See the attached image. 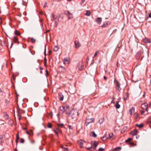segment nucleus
Returning a JSON list of instances; mask_svg holds the SVG:
<instances>
[{
  "instance_id": "nucleus-1",
  "label": "nucleus",
  "mask_w": 151,
  "mask_h": 151,
  "mask_svg": "<svg viewBox=\"0 0 151 151\" xmlns=\"http://www.w3.org/2000/svg\"><path fill=\"white\" fill-rule=\"evenodd\" d=\"M114 82L115 85V88L116 91H120L122 89L120 87L121 84L120 83L116 78H114Z\"/></svg>"
},
{
  "instance_id": "nucleus-2",
  "label": "nucleus",
  "mask_w": 151,
  "mask_h": 151,
  "mask_svg": "<svg viewBox=\"0 0 151 151\" xmlns=\"http://www.w3.org/2000/svg\"><path fill=\"white\" fill-rule=\"evenodd\" d=\"M141 107L143 109L145 110L147 112L146 114V115L148 114L149 113L148 112V104L147 103H145L142 104L141 105Z\"/></svg>"
},
{
  "instance_id": "nucleus-3",
  "label": "nucleus",
  "mask_w": 151,
  "mask_h": 151,
  "mask_svg": "<svg viewBox=\"0 0 151 151\" xmlns=\"http://www.w3.org/2000/svg\"><path fill=\"white\" fill-rule=\"evenodd\" d=\"M94 118H87L86 120L85 124L86 126H87L89 124L95 121Z\"/></svg>"
},
{
  "instance_id": "nucleus-4",
  "label": "nucleus",
  "mask_w": 151,
  "mask_h": 151,
  "mask_svg": "<svg viewBox=\"0 0 151 151\" xmlns=\"http://www.w3.org/2000/svg\"><path fill=\"white\" fill-rule=\"evenodd\" d=\"M108 139H109L111 141L114 140L116 138V136L114 135L113 133H109L108 135H107Z\"/></svg>"
},
{
  "instance_id": "nucleus-5",
  "label": "nucleus",
  "mask_w": 151,
  "mask_h": 151,
  "mask_svg": "<svg viewBox=\"0 0 151 151\" xmlns=\"http://www.w3.org/2000/svg\"><path fill=\"white\" fill-rule=\"evenodd\" d=\"M84 65L82 62H80L78 63L77 67L78 69L80 70H81L84 68Z\"/></svg>"
},
{
  "instance_id": "nucleus-6",
  "label": "nucleus",
  "mask_w": 151,
  "mask_h": 151,
  "mask_svg": "<svg viewBox=\"0 0 151 151\" xmlns=\"http://www.w3.org/2000/svg\"><path fill=\"white\" fill-rule=\"evenodd\" d=\"M58 98L59 100L61 101L63 100L64 96L61 93L59 92L58 93Z\"/></svg>"
},
{
  "instance_id": "nucleus-7",
  "label": "nucleus",
  "mask_w": 151,
  "mask_h": 151,
  "mask_svg": "<svg viewBox=\"0 0 151 151\" xmlns=\"http://www.w3.org/2000/svg\"><path fill=\"white\" fill-rule=\"evenodd\" d=\"M102 21V19L101 17H98L95 19L96 22L99 24H101Z\"/></svg>"
},
{
  "instance_id": "nucleus-8",
  "label": "nucleus",
  "mask_w": 151,
  "mask_h": 151,
  "mask_svg": "<svg viewBox=\"0 0 151 151\" xmlns=\"http://www.w3.org/2000/svg\"><path fill=\"white\" fill-rule=\"evenodd\" d=\"M69 58H68L65 57L64 58L63 63L64 64H69Z\"/></svg>"
},
{
  "instance_id": "nucleus-9",
  "label": "nucleus",
  "mask_w": 151,
  "mask_h": 151,
  "mask_svg": "<svg viewBox=\"0 0 151 151\" xmlns=\"http://www.w3.org/2000/svg\"><path fill=\"white\" fill-rule=\"evenodd\" d=\"M75 47L78 48L81 46V44L78 41L76 40L75 41Z\"/></svg>"
},
{
  "instance_id": "nucleus-10",
  "label": "nucleus",
  "mask_w": 151,
  "mask_h": 151,
  "mask_svg": "<svg viewBox=\"0 0 151 151\" xmlns=\"http://www.w3.org/2000/svg\"><path fill=\"white\" fill-rule=\"evenodd\" d=\"M99 144V143L96 141H94L93 143V145L94 147L93 148V151H94L96 149V148Z\"/></svg>"
},
{
  "instance_id": "nucleus-11",
  "label": "nucleus",
  "mask_w": 151,
  "mask_h": 151,
  "mask_svg": "<svg viewBox=\"0 0 151 151\" xmlns=\"http://www.w3.org/2000/svg\"><path fill=\"white\" fill-rule=\"evenodd\" d=\"M142 40L143 42L145 43H150L151 41L150 39L147 38H145L143 39Z\"/></svg>"
},
{
  "instance_id": "nucleus-12",
  "label": "nucleus",
  "mask_w": 151,
  "mask_h": 151,
  "mask_svg": "<svg viewBox=\"0 0 151 151\" xmlns=\"http://www.w3.org/2000/svg\"><path fill=\"white\" fill-rule=\"evenodd\" d=\"M138 132L137 130L136 129H135L131 132L130 134L133 136H134L137 134Z\"/></svg>"
},
{
  "instance_id": "nucleus-13",
  "label": "nucleus",
  "mask_w": 151,
  "mask_h": 151,
  "mask_svg": "<svg viewBox=\"0 0 151 151\" xmlns=\"http://www.w3.org/2000/svg\"><path fill=\"white\" fill-rule=\"evenodd\" d=\"M104 120V117H102L101 118L99 119V123L100 124H102Z\"/></svg>"
},
{
  "instance_id": "nucleus-14",
  "label": "nucleus",
  "mask_w": 151,
  "mask_h": 151,
  "mask_svg": "<svg viewBox=\"0 0 151 151\" xmlns=\"http://www.w3.org/2000/svg\"><path fill=\"white\" fill-rule=\"evenodd\" d=\"M13 41L15 43H19V42L18 41V38L15 37L14 36V39L13 40Z\"/></svg>"
},
{
  "instance_id": "nucleus-15",
  "label": "nucleus",
  "mask_w": 151,
  "mask_h": 151,
  "mask_svg": "<svg viewBox=\"0 0 151 151\" xmlns=\"http://www.w3.org/2000/svg\"><path fill=\"white\" fill-rule=\"evenodd\" d=\"M107 134H106L105 136H104L102 137H101V139L104 141H105L107 139H108L107 137Z\"/></svg>"
},
{
  "instance_id": "nucleus-16",
  "label": "nucleus",
  "mask_w": 151,
  "mask_h": 151,
  "mask_svg": "<svg viewBox=\"0 0 151 151\" xmlns=\"http://www.w3.org/2000/svg\"><path fill=\"white\" fill-rule=\"evenodd\" d=\"M85 142V141H81L79 142V146L81 148H82L83 147V142Z\"/></svg>"
},
{
  "instance_id": "nucleus-17",
  "label": "nucleus",
  "mask_w": 151,
  "mask_h": 151,
  "mask_svg": "<svg viewBox=\"0 0 151 151\" xmlns=\"http://www.w3.org/2000/svg\"><path fill=\"white\" fill-rule=\"evenodd\" d=\"M135 108L134 107H132L129 110V112L131 115L132 114V113L133 111H134Z\"/></svg>"
},
{
  "instance_id": "nucleus-18",
  "label": "nucleus",
  "mask_w": 151,
  "mask_h": 151,
  "mask_svg": "<svg viewBox=\"0 0 151 151\" xmlns=\"http://www.w3.org/2000/svg\"><path fill=\"white\" fill-rule=\"evenodd\" d=\"M121 149V147H120L115 148L113 150V151H119Z\"/></svg>"
},
{
  "instance_id": "nucleus-19",
  "label": "nucleus",
  "mask_w": 151,
  "mask_h": 151,
  "mask_svg": "<svg viewBox=\"0 0 151 151\" xmlns=\"http://www.w3.org/2000/svg\"><path fill=\"white\" fill-rule=\"evenodd\" d=\"M119 102L118 101H117L115 105V106L117 109H119L120 107V105L119 104Z\"/></svg>"
},
{
  "instance_id": "nucleus-20",
  "label": "nucleus",
  "mask_w": 151,
  "mask_h": 151,
  "mask_svg": "<svg viewBox=\"0 0 151 151\" xmlns=\"http://www.w3.org/2000/svg\"><path fill=\"white\" fill-rule=\"evenodd\" d=\"M60 110L64 112L65 110V107L63 106H61L60 107Z\"/></svg>"
},
{
  "instance_id": "nucleus-21",
  "label": "nucleus",
  "mask_w": 151,
  "mask_h": 151,
  "mask_svg": "<svg viewBox=\"0 0 151 151\" xmlns=\"http://www.w3.org/2000/svg\"><path fill=\"white\" fill-rule=\"evenodd\" d=\"M108 23L107 22H106V23H104L101 26V27H108Z\"/></svg>"
},
{
  "instance_id": "nucleus-22",
  "label": "nucleus",
  "mask_w": 151,
  "mask_h": 151,
  "mask_svg": "<svg viewBox=\"0 0 151 151\" xmlns=\"http://www.w3.org/2000/svg\"><path fill=\"white\" fill-rule=\"evenodd\" d=\"M136 126L137 127H139V128H142V127H143L144 125H143V124H136Z\"/></svg>"
},
{
  "instance_id": "nucleus-23",
  "label": "nucleus",
  "mask_w": 151,
  "mask_h": 151,
  "mask_svg": "<svg viewBox=\"0 0 151 151\" xmlns=\"http://www.w3.org/2000/svg\"><path fill=\"white\" fill-rule=\"evenodd\" d=\"M141 55V53L138 52L136 55V57L137 59H139Z\"/></svg>"
},
{
  "instance_id": "nucleus-24",
  "label": "nucleus",
  "mask_w": 151,
  "mask_h": 151,
  "mask_svg": "<svg viewBox=\"0 0 151 151\" xmlns=\"http://www.w3.org/2000/svg\"><path fill=\"white\" fill-rule=\"evenodd\" d=\"M4 116L5 119H8L9 116L6 113H4Z\"/></svg>"
},
{
  "instance_id": "nucleus-25",
  "label": "nucleus",
  "mask_w": 151,
  "mask_h": 151,
  "mask_svg": "<svg viewBox=\"0 0 151 151\" xmlns=\"http://www.w3.org/2000/svg\"><path fill=\"white\" fill-rule=\"evenodd\" d=\"M91 14V12L90 11L88 10L86 12V13L85 14V15L87 16H89Z\"/></svg>"
},
{
  "instance_id": "nucleus-26",
  "label": "nucleus",
  "mask_w": 151,
  "mask_h": 151,
  "mask_svg": "<svg viewBox=\"0 0 151 151\" xmlns=\"http://www.w3.org/2000/svg\"><path fill=\"white\" fill-rule=\"evenodd\" d=\"M67 16L68 17V19H71L73 17V15L70 12V14H68Z\"/></svg>"
},
{
  "instance_id": "nucleus-27",
  "label": "nucleus",
  "mask_w": 151,
  "mask_h": 151,
  "mask_svg": "<svg viewBox=\"0 0 151 151\" xmlns=\"http://www.w3.org/2000/svg\"><path fill=\"white\" fill-rule=\"evenodd\" d=\"M58 128L63 127H64V124H57Z\"/></svg>"
},
{
  "instance_id": "nucleus-28",
  "label": "nucleus",
  "mask_w": 151,
  "mask_h": 151,
  "mask_svg": "<svg viewBox=\"0 0 151 151\" xmlns=\"http://www.w3.org/2000/svg\"><path fill=\"white\" fill-rule=\"evenodd\" d=\"M15 34L17 35H20V32L17 30H16L14 32Z\"/></svg>"
},
{
  "instance_id": "nucleus-29",
  "label": "nucleus",
  "mask_w": 151,
  "mask_h": 151,
  "mask_svg": "<svg viewBox=\"0 0 151 151\" xmlns=\"http://www.w3.org/2000/svg\"><path fill=\"white\" fill-rule=\"evenodd\" d=\"M132 140V139L131 138H129L127 140H126L125 142H128L129 143L130 142H131V140Z\"/></svg>"
},
{
  "instance_id": "nucleus-30",
  "label": "nucleus",
  "mask_w": 151,
  "mask_h": 151,
  "mask_svg": "<svg viewBox=\"0 0 151 151\" xmlns=\"http://www.w3.org/2000/svg\"><path fill=\"white\" fill-rule=\"evenodd\" d=\"M36 40L34 39L33 38H31V42L32 43H35Z\"/></svg>"
},
{
  "instance_id": "nucleus-31",
  "label": "nucleus",
  "mask_w": 151,
  "mask_h": 151,
  "mask_svg": "<svg viewBox=\"0 0 151 151\" xmlns=\"http://www.w3.org/2000/svg\"><path fill=\"white\" fill-rule=\"evenodd\" d=\"M59 49V47L58 46H55L54 47V50L55 51H57Z\"/></svg>"
},
{
  "instance_id": "nucleus-32",
  "label": "nucleus",
  "mask_w": 151,
  "mask_h": 151,
  "mask_svg": "<svg viewBox=\"0 0 151 151\" xmlns=\"http://www.w3.org/2000/svg\"><path fill=\"white\" fill-rule=\"evenodd\" d=\"M15 79H16L15 77V76H14V74L12 75V78L11 80V81H12V80H13L14 81H15Z\"/></svg>"
},
{
  "instance_id": "nucleus-33",
  "label": "nucleus",
  "mask_w": 151,
  "mask_h": 151,
  "mask_svg": "<svg viewBox=\"0 0 151 151\" xmlns=\"http://www.w3.org/2000/svg\"><path fill=\"white\" fill-rule=\"evenodd\" d=\"M87 150L90 151H93V148L92 147V146L90 147L87 148Z\"/></svg>"
},
{
  "instance_id": "nucleus-34",
  "label": "nucleus",
  "mask_w": 151,
  "mask_h": 151,
  "mask_svg": "<svg viewBox=\"0 0 151 151\" xmlns=\"http://www.w3.org/2000/svg\"><path fill=\"white\" fill-rule=\"evenodd\" d=\"M3 139V136L0 135V143L1 144L2 143V142H3L2 141Z\"/></svg>"
},
{
  "instance_id": "nucleus-35",
  "label": "nucleus",
  "mask_w": 151,
  "mask_h": 151,
  "mask_svg": "<svg viewBox=\"0 0 151 151\" xmlns=\"http://www.w3.org/2000/svg\"><path fill=\"white\" fill-rule=\"evenodd\" d=\"M70 12L68 11H65L64 12V14L66 15L67 16L68 15V14H70Z\"/></svg>"
},
{
  "instance_id": "nucleus-36",
  "label": "nucleus",
  "mask_w": 151,
  "mask_h": 151,
  "mask_svg": "<svg viewBox=\"0 0 151 151\" xmlns=\"http://www.w3.org/2000/svg\"><path fill=\"white\" fill-rule=\"evenodd\" d=\"M52 127V125L51 123H49L47 125L48 127L51 128Z\"/></svg>"
},
{
  "instance_id": "nucleus-37",
  "label": "nucleus",
  "mask_w": 151,
  "mask_h": 151,
  "mask_svg": "<svg viewBox=\"0 0 151 151\" xmlns=\"http://www.w3.org/2000/svg\"><path fill=\"white\" fill-rule=\"evenodd\" d=\"M129 144H130V145H131V146L134 147V146L136 145V144H134L133 142H130V143Z\"/></svg>"
},
{
  "instance_id": "nucleus-38",
  "label": "nucleus",
  "mask_w": 151,
  "mask_h": 151,
  "mask_svg": "<svg viewBox=\"0 0 151 151\" xmlns=\"http://www.w3.org/2000/svg\"><path fill=\"white\" fill-rule=\"evenodd\" d=\"M4 93V92L2 91L1 88H0V96H2Z\"/></svg>"
},
{
  "instance_id": "nucleus-39",
  "label": "nucleus",
  "mask_w": 151,
  "mask_h": 151,
  "mask_svg": "<svg viewBox=\"0 0 151 151\" xmlns=\"http://www.w3.org/2000/svg\"><path fill=\"white\" fill-rule=\"evenodd\" d=\"M56 130L58 131V133H62V130L61 129H60L58 128H57Z\"/></svg>"
},
{
  "instance_id": "nucleus-40",
  "label": "nucleus",
  "mask_w": 151,
  "mask_h": 151,
  "mask_svg": "<svg viewBox=\"0 0 151 151\" xmlns=\"http://www.w3.org/2000/svg\"><path fill=\"white\" fill-rule=\"evenodd\" d=\"M139 115L138 114H135L134 116V118L135 119H137L139 117Z\"/></svg>"
},
{
  "instance_id": "nucleus-41",
  "label": "nucleus",
  "mask_w": 151,
  "mask_h": 151,
  "mask_svg": "<svg viewBox=\"0 0 151 151\" xmlns=\"http://www.w3.org/2000/svg\"><path fill=\"white\" fill-rule=\"evenodd\" d=\"M62 71H63V72L64 73L67 72V69L65 67L63 68V69H62Z\"/></svg>"
},
{
  "instance_id": "nucleus-42",
  "label": "nucleus",
  "mask_w": 151,
  "mask_h": 151,
  "mask_svg": "<svg viewBox=\"0 0 151 151\" xmlns=\"http://www.w3.org/2000/svg\"><path fill=\"white\" fill-rule=\"evenodd\" d=\"M62 148L63 149L64 151H68V148H65L63 146L62 147Z\"/></svg>"
},
{
  "instance_id": "nucleus-43",
  "label": "nucleus",
  "mask_w": 151,
  "mask_h": 151,
  "mask_svg": "<svg viewBox=\"0 0 151 151\" xmlns=\"http://www.w3.org/2000/svg\"><path fill=\"white\" fill-rule=\"evenodd\" d=\"M33 135V132L32 130H31L30 131L29 134V135L31 136Z\"/></svg>"
},
{
  "instance_id": "nucleus-44",
  "label": "nucleus",
  "mask_w": 151,
  "mask_h": 151,
  "mask_svg": "<svg viewBox=\"0 0 151 151\" xmlns=\"http://www.w3.org/2000/svg\"><path fill=\"white\" fill-rule=\"evenodd\" d=\"M99 51H96L93 56V57H95L97 55V54L99 53Z\"/></svg>"
},
{
  "instance_id": "nucleus-45",
  "label": "nucleus",
  "mask_w": 151,
  "mask_h": 151,
  "mask_svg": "<svg viewBox=\"0 0 151 151\" xmlns=\"http://www.w3.org/2000/svg\"><path fill=\"white\" fill-rule=\"evenodd\" d=\"M24 139H23V138H21L20 142L21 143H24Z\"/></svg>"
},
{
  "instance_id": "nucleus-46",
  "label": "nucleus",
  "mask_w": 151,
  "mask_h": 151,
  "mask_svg": "<svg viewBox=\"0 0 151 151\" xmlns=\"http://www.w3.org/2000/svg\"><path fill=\"white\" fill-rule=\"evenodd\" d=\"M104 149L102 148H100L99 150L98 151H103L104 150Z\"/></svg>"
},
{
  "instance_id": "nucleus-47",
  "label": "nucleus",
  "mask_w": 151,
  "mask_h": 151,
  "mask_svg": "<svg viewBox=\"0 0 151 151\" xmlns=\"http://www.w3.org/2000/svg\"><path fill=\"white\" fill-rule=\"evenodd\" d=\"M68 128L69 129L72 130L73 129V127L70 125H69L68 126Z\"/></svg>"
},
{
  "instance_id": "nucleus-48",
  "label": "nucleus",
  "mask_w": 151,
  "mask_h": 151,
  "mask_svg": "<svg viewBox=\"0 0 151 151\" xmlns=\"http://www.w3.org/2000/svg\"><path fill=\"white\" fill-rule=\"evenodd\" d=\"M19 139V133H18V134H16V139Z\"/></svg>"
},
{
  "instance_id": "nucleus-49",
  "label": "nucleus",
  "mask_w": 151,
  "mask_h": 151,
  "mask_svg": "<svg viewBox=\"0 0 151 151\" xmlns=\"http://www.w3.org/2000/svg\"><path fill=\"white\" fill-rule=\"evenodd\" d=\"M46 45L45 46V49H44V54L45 57H46Z\"/></svg>"
},
{
  "instance_id": "nucleus-50",
  "label": "nucleus",
  "mask_w": 151,
  "mask_h": 151,
  "mask_svg": "<svg viewBox=\"0 0 151 151\" xmlns=\"http://www.w3.org/2000/svg\"><path fill=\"white\" fill-rule=\"evenodd\" d=\"M93 135L95 137H96L97 136V135L94 132H93Z\"/></svg>"
},
{
  "instance_id": "nucleus-51",
  "label": "nucleus",
  "mask_w": 151,
  "mask_h": 151,
  "mask_svg": "<svg viewBox=\"0 0 151 151\" xmlns=\"http://www.w3.org/2000/svg\"><path fill=\"white\" fill-rule=\"evenodd\" d=\"M47 2H45L44 4V5H43V7L44 8H45L47 6Z\"/></svg>"
},
{
  "instance_id": "nucleus-52",
  "label": "nucleus",
  "mask_w": 151,
  "mask_h": 151,
  "mask_svg": "<svg viewBox=\"0 0 151 151\" xmlns=\"http://www.w3.org/2000/svg\"><path fill=\"white\" fill-rule=\"evenodd\" d=\"M54 132L57 135V136L58 137V132L57 131V130H54Z\"/></svg>"
},
{
  "instance_id": "nucleus-53",
  "label": "nucleus",
  "mask_w": 151,
  "mask_h": 151,
  "mask_svg": "<svg viewBox=\"0 0 151 151\" xmlns=\"http://www.w3.org/2000/svg\"><path fill=\"white\" fill-rule=\"evenodd\" d=\"M52 16L54 19H56V17H55V15L54 14H52Z\"/></svg>"
},
{
  "instance_id": "nucleus-54",
  "label": "nucleus",
  "mask_w": 151,
  "mask_h": 151,
  "mask_svg": "<svg viewBox=\"0 0 151 151\" xmlns=\"http://www.w3.org/2000/svg\"><path fill=\"white\" fill-rule=\"evenodd\" d=\"M46 76H47L49 75V72L47 70H46Z\"/></svg>"
},
{
  "instance_id": "nucleus-55",
  "label": "nucleus",
  "mask_w": 151,
  "mask_h": 151,
  "mask_svg": "<svg viewBox=\"0 0 151 151\" xmlns=\"http://www.w3.org/2000/svg\"><path fill=\"white\" fill-rule=\"evenodd\" d=\"M141 114L142 115H143L144 114V113L145 112V111H141Z\"/></svg>"
},
{
  "instance_id": "nucleus-56",
  "label": "nucleus",
  "mask_w": 151,
  "mask_h": 151,
  "mask_svg": "<svg viewBox=\"0 0 151 151\" xmlns=\"http://www.w3.org/2000/svg\"><path fill=\"white\" fill-rule=\"evenodd\" d=\"M65 107V108H66V109H68L70 107V106L69 105H67Z\"/></svg>"
},
{
  "instance_id": "nucleus-57",
  "label": "nucleus",
  "mask_w": 151,
  "mask_h": 151,
  "mask_svg": "<svg viewBox=\"0 0 151 151\" xmlns=\"http://www.w3.org/2000/svg\"><path fill=\"white\" fill-rule=\"evenodd\" d=\"M18 139H16L15 142L16 143V146L17 145V143L18 142Z\"/></svg>"
},
{
  "instance_id": "nucleus-58",
  "label": "nucleus",
  "mask_w": 151,
  "mask_h": 151,
  "mask_svg": "<svg viewBox=\"0 0 151 151\" xmlns=\"http://www.w3.org/2000/svg\"><path fill=\"white\" fill-rule=\"evenodd\" d=\"M52 52V51L51 50H50L49 51V55H50Z\"/></svg>"
},
{
  "instance_id": "nucleus-59",
  "label": "nucleus",
  "mask_w": 151,
  "mask_h": 151,
  "mask_svg": "<svg viewBox=\"0 0 151 151\" xmlns=\"http://www.w3.org/2000/svg\"><path fill=\"white\" fill-rule=\"evenodd\" d=\"M55 24L56 26H57V25H58V22L56 21H55Z\"/></svg>"
},
{
  "instance_id": "nucleus-60",
  "label": "nucleus",
  "mask_w": 151,
  "mask_h": 151,
  "mask_svg": "<svg viewBox=\"0 0 151 151\" xmlns=\"http://www.w3.org/2000/svg\"><path fill=\"white\" fill-rule=\"evenodd\" d=\"M35 140H33L32 141H31V142L32 143H33L35 142Z\"/></svg>"
},
{
  "instance_id": "nucleus-61",
  "label": "nucleus",
  "mask_w": 151,
  "mask_h": 151,
  "mask_svg": "<svg viewBox=\"0 0 151 151\" xmlns=\"http://www.w3.org/2000/svg\"><path fill=\"white\" fill-rule=\"evenodd\" d=\"M114 99H113L111 101V103L114 104Z\"/></svg>"
},
{
  "instance_id": "nucleus-62",
  "label": "nucleus",
  "mask_w": 151,
  "mask_h": 151,
  "mask_svg": "<svg viewBox=\"0 0 151 151\" xmlns=\"http://www.w3.org/2000/svg\"><path fill=\"white\" fill-rule=\"evenodd\" d=\"M44 65L46 66L47 65V62H44Z\"/></svg>"
},
{
  "instance_id": "nucleus-63",
  "label": "nucleus",
  "mask_w": 151,
  "mask_h": 151,
  "mask_svg": "<svg viewBox=\"0 0 151 151\" xmlns=\"http://www.w3.org/2000/svg\"><path fill=\"white\" fill-rule=\"evenodd\" d=\"M104 79L106 81L107 80V78L106 76H104Z\"/></svg>"
},
{
  "instance_id": "nucleus-64",
  "label": "nucleus",
  "mask_w": 151,
  "mask_h": 151,
  "mask_svg": "<svg viewBox=\"0 0 151 151\" xmlns=\"http://www.w3.org/2000/svg\"><path fill=\"white\" fill-rule=\"evenodd\" d=\"M149 18H151V13H150L149 14Z\"/></svg>"
}]
</instances>
